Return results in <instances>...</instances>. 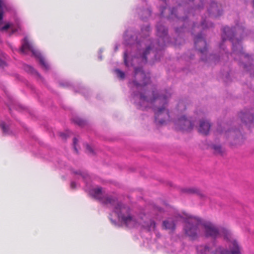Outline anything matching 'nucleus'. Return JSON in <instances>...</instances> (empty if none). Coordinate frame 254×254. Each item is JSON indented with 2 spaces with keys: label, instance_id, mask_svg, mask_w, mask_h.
<instances>
[{
  "label": "nucleus",
  "instance_id": "473e14b6",
  "mask_svg": "<svg viewBox=\"0 0 254 254\" xmlns=\"http://www.w3.org/2000/svg\"><path fill=\"white\" fill-rule=\"evenodd\" d=\"M111 220L112 221V223H115V222L113 221L112 219H111Z\"/></svg>",
  "mask_w": 254,
  "mask_h": 254
},
{
  "label": "nucleus",
  "instance_id": "f8f14e48",
  "mask_svg": "<svg viewBox=\"0 0 254 254\" xmlns=\"http://www.w3.org/2000/svg\"><path fill=\"white\" fill-rule=\"evenodd\" d=\"M210 128V124L209 122L206 120H201L199 122L198 131L203 134H207Z\"/></svg>",
  "mask_w": 254,
  "mask_h": 254
},
{
  "label": "nucleus",
  "instance_id": "1a4fd4ad",
  "mask_svg": "<svg viewBox=\"0 0 254 254\" xmlns=\"http://www.w3.org/2000/svg\"><path fill=\"white\" fill-rule=\"evenodd\" d=\"M239 117L243 123L246 126H249L254 121V116L253 114V111H246L242 112L239 115Z\"/></svg>",
  "mask_w": 254,
  "mask_h": 254
},
{
  "label": "nucleus",
  "instance_id": "a878e982",
  "mask_svg": "<svg viewBox=\"0 0 254 254\" xmlns=\"http://www.w3.org/2000/svg\"><path fill=\"white\" fill-rule=\"evenodd\" d=\"M5 64V62L0 58V66H3Z\"/></svg>",
  "mask_w": 254,
  "mask_h": 254
},
{
  "label": "nucleus",
  "instance_id": "cd10ccee",
  "mask_svg": "<svg viewBox=\"0 0 254 254\" xmlns=\"http://www.w3.org/2000/svg\"><path fill=\"white\" fill-rule=\"evenodd\" d=\"M183 27H181L180 28H176V31L177 32H181L182 31Z\"/></svg>",
  "mask_w": 254,
  "mask_h": 254
},
{
  "label": "nucleus",
  "instance_id": "393cba45",
  "mask_svg": "<svg viewBox=\"0 0 254 254\" xmlns=\"http://www.w3.org/2000/svg\"><path fill=\"white\" fill-rule=\"evenodd\" d=\"M222 127L221 126H220L218 127V128L217 129V132L218 133H222L223 132V131L222 129Z\"/></svg>",
  "mask_w": 254,
  "mask_h": 254
},
{
  "label": "nucleus",
  "instance_id": "5701e85b",
  "mask_svg": "<svg viewBox=\"0 0 254 254\" xmlns=\"http://www.w3.org/2000/svg\"><path fill=\"white\" fill-rule=\"evenodd\" d=\"M225 133H230L232 136H233L236 133V131L235 130H234L233 129H229L228 130H225Z\"/></svg>",
  "mask_w": 254,
  "mask_h": 254
},
{
  "label": "nucleus",
  "instance_id": "423d86ee",
  "mask_svg": "<svg viewBox=\"0 0 254 254\" xmlns=\"http://www.w3.org/2000/svg\"><path fill=\"white\" fill-rule=\"evenodd\" d=\"M19 52L22 54H27L31 52L32 55L39 61V64L42 68L48 70L50 69V66L45 58L41 55V53L35 49L32 44L30 43L27 37H25L22 42V45L19 49Z\"/></svg>",
  "mask_w": 254,
  "mask_h": 254
},
{
  "label": "nucleus",
  "instance_id": "2f4dec72",
  "mask_svg": "<svg viewBox=\"0 0 254 254\" xmlns=\"http://www.w3.org/2000/svg\"><path fill=\"white\" fill-rule=\"evenodd\" d=\"M62 85L63 86H67L68 85V83H66L65 85Z\"/></svg>",
  "mask_w": 254,
  "mask_h": 254
},
{
  "label": "nucleus",
  "instance_id": "aec40b11",
  "mask_svg": "<svg viewBox=\"0 0 254 254\" xmlns=\"http://www.w3.org/2000/svg\"><path fill=\"white\" fill-rule=\"evenodd\" d=\"M141 12L145 15L144 18H147L151 14V11L148 8L144 9L141 10Z\"/></svg>",
  "mask_w": 254,
  "mask_h": 254
},
{
  "label": "nucleus",
  "instance_id": "4468645a",
  "mask_svg": "<svg viewBox=\"0 0 254 254\" xmlns=\"http://www.w3.org/2000/svg\"><path fill=\"white\" fill-rule=\"evenodd\" d=\"M0 127L2 130L3 133L5 134H10L11 132L9 130V127L4 122L1 121L0 123Z\"/></svg>",
  "mask_w": 254,
  "mask_h": 254
},
{
  "label": "nucleus",
  "instance_id": "2eb2a0df",
  "mask_svg": "<svg viewBox=\"0 0 254 254\" xmlns=\"http://www.w3.org/2000/svg\"><path fill=\"white\" fill-rule=\"evenodd\" d=\"M115 73L117 75V76L120 79L123 80L125 77V74L124 72L121 70L119 69H116L114 70Z\"/></svg>",
  "mask_w": 254,
  "mask_h": 254
},
{
  "label": "nucleus",
  "instance_id": "c85d7f7f",
  "mask_svg": "<svg viewBox=\"0 0 254 254\" xmlns=\"http://www.w3.org/2000/svg\"><path fill=\"white\" fill-rule=\"evenodd\" d=\"M118 46L116 45V46L115 47V51H117L118 50Z\"/></svg>",
  "mask_w": 254,
  "mask_h": 254
},
{
  "label": "nucleus",
  "instance_id": "6e6552de",
  "mask_svg": "<svg viewBox=\"0 0 254 254\" xmlns=\"http://www.w3.org/2000/svg\"><path fill=\"white\" fill-rule=\"evenodd\" d=\"M194 45L196 49L201 55V59L202 61H214V62L217 61V58L213 55H209L208 59L207 58L206 43L204 38L202 36L201 33H199L195 36Z\"/></svg>",
  "mask_w": 254,
  "mask_h": 254
},
{
  "label": "nucleus",
  "instance_id": "412c9836",
  "mask_svg": "<svg viewBox=\"0 0 254 254\" xmlns=\"http://www.w3.org/2000/svg\"><path fill=\"white\" fill-rule=\"evenodd\" d=\"M25 70H26L27 72H29L30 73H33L35 72V70L30 65H26L25 67Z\"/></svg>",
  "mask_w": 254,
  "mask_h": 254
},
{
  "label": "nucleus",
  "instance_id": "9b49d317",
  "mask_svg": "<svg viewBox=\"0 0 254 254\" xmlns=\"http://www.w3.org/2000/svg\"><path fill=\"white\" fill-rule=\"evenodd\" d=\"M209 15L212 17H217L221 15L222 12L218 8L217 4L214 2H212L208 9Z\"/></svg>",
  "mask_w": 254,
  "mask_h": 254
},
{
  "label": "nucleus",
  "instance_id": "7c9ffc66",
  "mask_svg": "<svg viewBox=\"0 0 254 254\" xmlns=\"http://www.w3.org/2000/svg\"><path fill=\"white\" fill-rule=\"evenodd\" d=\"M253 8H254V0H253Z\"/></svg>",
  "mask_w": 254,
  "mask_h": 254
},
{
  "label": "nucleus",
  "instance_id": "c756f323",
  "mask_svg": "<svg viewBox=\"0 0 254 254\" xmlns=\"http://www.w3.org/2000/svg\"><path fill=\"white\" fill-rule=\"evenodd\" d=\"M99 58L100 59V60H102V58L100 55H99Z\"/></svg>",
  "mask_w": 254,
  "mask_h": 254
},
{
  "label": "nucleus",
  "instance_id": "b1692460",
  "mask_svg": "<svg viewBox=\"0 0 254 254\" xmlns=\"http://www.w3.org/2000/svg\"><path fill=\"white\" fill-rule=\"evenodd\" d=\"M77 186V183L75 182L72 181L70 183V187L72 189H75Z\"/></svg>",
  "mask_w": 254,
  "mask_h": 254
},
{
  "label": "nucleus",
  "instance_id": "6ab92c4d",
  "mask_svg": "<svg viewBox=\"0 0 254 254\" xmlns=\"http://www.w3.org/2000/svg\"><path fill=\"white\" fill-rule=\"evenodd\" d=\"M150 30V27L149 25H146L141 28V31L142 33H147V34L149 33Z\"/></svg>",
  "mask_w": 254,
  "mask_h": 254
},
{
  "label": "nucleus",
  "instance_id": "9d476101",
  "mask_svg": "<svg viewBox=\"0 0 254 254\" xmlns=\"http://www.w3.org/2000/svg\"><path fill=\"white\" fill-rule=\"evenodd\" d=\"M191 26L192 31L195 32L197 31V29H198V31H199L201 29H205V28L211 27L213 26V24L211 22L206 21L205 19L201 17L200 24H198L197 22H193Z\"/></svg>",
  "mask_w": 254,
  "mask_h": 254
},
{
  "label": "nucleus",
  "instance_id": "f257e3e1",
  "mask_svg": "<svg viewBox=\"0 0 254 254\" xmlns=\"http://www.w3.org/2000/svg\"><path fill=\"white\" fill-rule=\"evenodd\" d=\"M156 33L159 38L157 43H155L146 37H143L141 40L135 42L134 37L130 34L128 31L124 34L125 42L127 46L124 53V62L127 67L134 66V78L129 82L133 91L131 101L140 109L152 108L157 124L163 125L172 121L176 129L189 131L193 128L195 124L185 116L179 115L186 109L184 102L181 101L179 103L175 110L177 117L173 119L166 109L168 99L171 95V92L166 91L165 93L159 95L157 91H153L151 92L152 97L148 98L149 93L145 91V86L149 82L150 75L148 73H145L141 67L135 66L136 64L140 65L146 64L148 57L151 53L153 54L155 61L160 59L157 56L162 54V50L169 42V38L167 28L161 23L157 24Z\"/></svg>",
  "mask_w": 254,
  "mask_h": 254
},
{
  "label": "nucleus",
  "instance_id": "0eeeda50",
  "mask_svg": "<svg viewBox=\"0 0 254 254\" xmlns=\"http://www.w3.org/2000/svg\"><path fill=\"white\" fill-rule=\"evenodd\" d=\"M11 7L9 6L4 0H0V31L2 32L7 33L9 35H11L20 30V26L19 21H16V25L9 23H4L3 24L2 18L4 11L5 10H10Z\"/></svg>",
  "mask_w": 254,
  "mask_h": 254
},
{
  "label": "nucleus",
  "instance_id": "7ed1b4c3",
  "mask_svg": "<svg viewBox=\"0 0 254 254\" xmlns=\"http://www.w3.org/2000/svg\"><path fill=\"white\" fill-rule=\"evenodd\" d=\"M73 173L76 175V179H82L86 184V190L111 209L119 220L127 226L133 228L140 225L148 231H153L155 229L156 223L152 219L160 220L162 218L163 210L155 206H152L151 211L147 212L146 214L141 213L139 216L132 214L127 206L119 201L115 196L106 194L102 188L96 187L88 188L87 181L89 176L86 172L78 171L73 172Z\"/></svg>",
  "mask_w": 254,
  "mask_h": 254
},
{
  "label": "nucleus",
  "instance_id": "a211bd4d",
  "mask_svg": "<svg viewBox=\"0 0 254 254\" xmlns=\"http://www.w3.org/2000/svg\"><path fill=\"white\" fill-rule=\"evenodd\" d=\"M85 147H86V151L88 153L91 154H94V150H93V148L92 147V146H91L89 144H86Z\"/></svg>",
  "mask_w": 254,
  "mask_h": 254
},
{
  "label": "nucleus",
  "instance_id": "4be33fe9",
  "mask_svg": "<svg viewBox=\"0 0 254 254\" xmlns=\"http://www.w3.org/2000/svg\"><path fill=\"white\" fill-rule=\"evenodd\" d=\"M78 140L76 138H74L73 141V148L74 149V150L77 152H78V149H77V143H78Z\"/></svg>",
  "mask_w": 254,
  "mask_h": 254
},
{
  "label": "nucleus",
  "instance_id": "f3484780",
  "mask_svg": "<svg viewBox=\"0 0 254 254\" xmlns=\"http://www.w3.org/2000/svg\"><path fill=\"white\" fill-rule=\"evenodd\" d=\"M213 148L217 153H222L223 152L222 148L220 145H214L213 146Z\"/></svg>",
  "mask_w": 254,
  "mask_h": 254
},
{
  "label": "nucleus",
  "instance_id": "bb28decb",
  "mask_svg": "<svg viewBox=\"0 0 254 254\" xmlns=\"http://www.w3.org/2000/svg\"><path fill=\"white\" fill-rule=\"evenodd\" d=\"M60 136L63 138H65L66 137V135L64 133H61Z\"/></svg>",
  "mask_w": 254,
  "mask_h": 254
},
{
  "label": "nucleus",
  "instance_id": "dca6fc26",
  "mask_svg": "<svg viewBox=\"0 0 254 254\" xmlns=\"http://www.w3.org/2000/svg\"><path fill=\"white\" fill-rule=\"evenodd\" d=\"M73 122L80 126H82L85 124V122L79 118H75L73 119Z\"/></svg>",
  "mask_w": 254,
  "mask_h": 254
},
{
  "label": "nucleus",
  "instance_id": "39448f33",
  "mask_svg": "<svg viewBox=\"0 0 254 254\" xmlns=\"http://www.w3.org/2000/svg\"><path fill=\"white\" fill-rule=\"evenodd\" d=\"M187 2H183L176 7L173 8L172 10L168 9L170 11V15L169 18L176 20L179 23H183L184 26H185L186 28L188 25L189 20L186 17H185L184 15H186V13L190 16V14L192 12V10L193 8L191 10H188L189 7L191 5L192 3L196 4L194 10H196L197 9H200L203 4L204 0H187ZM168 10L166 6H163L160 8L161 15L162 16H164L165 14V11Z\"/></svg>",
  "mask_w": 254,
  "mask_h": 254
},
{
  "label": "nucleus",
  "instance_id": "f03ea898",
  "mask_svg": "<svg viewBox=\"0 0 254 254\" xmlns=\"http://www.w3.org/2000/svg\"><path fill=\"white\" fill-rule=\"evenodd\" d=\"M185 222V231L186 234L192 239L199 235H204L207 239H215L220 237L229 241V250H226L221 246H216L214 241L210 244L201 245L196 247V251L199 254H241L242 248L235 240H230V231L223 228L218 227L214 224L207 221H203L198 217L188 214H176L174 218H169L163 222V227L166 229H174L175 222Z\"/></svg>",
  "mask_w": 254,
  "mask_h": 254
},
{
  "label": "nucleus",
  "instance_id": "ddd939ff",
  "mask_svg": "<svg viewBox=\"0 0 254 254\" xmlns=\"http://www.w3.org/2000/svg\"><path fill=\"white\" fill-rule=\"evenodd\" d=\"M182 191L188 194H196L201 197L204 196L202 191L196 188H185L182 189Z\"/></svg>",
  "mask_w": 254,
  "mask_h": 254
},
{
  "label": "nucleus",
  "instance_id": "20e7f679",
  "mask_svg": "<svg viewBox=\"0 0 254 254\" xmlns=\"http://www.w3.org/2000/svg\"><path fill=\"white\" fill-rule=\"evenodd\" d=\"M245 30L242 26L237 25L235 27H225L222 35V43L220 44V48L227 55L223 46V43L229 40L232 43V53L230 55L235 60L240 61L243 64V67L254 75V65L252 64L253 59L243 51L241 44L242 38L246 34Z\"/></svg>",
  "mask_w": 254,
  "mask_h": 254
}]
</instances>
